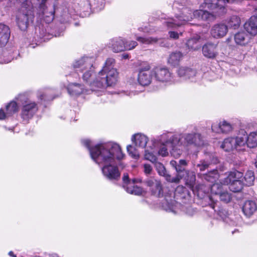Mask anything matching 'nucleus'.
I'll return each mask as SVG.
<instances>
[{
	"label": "nucleus",
	"instance_id": "nucleus-1",
	"mask_svg": "<svg viewBox=\"0 0 257 257\" xmlns=\"http://www.w3.org/2000/svg\"><path fill=\"white\" fill-rule=\"evenodd\" d=\"M81 143L89 150L92 159L102 166L101 171L104 177L110 180H117L120 178V173L115 165V160L121 159L123 154L118 144L109 142L91 148L89 140H82Z\"/></svg>",
	"mask_w": 257,
	"mask_h": 257
},
{
	"label": "nucleus",
	"instance_id": "nucleus-2",
	"mask_svg": "<svg viewBox=\"0 0 257 257\" xmlns=\"http://www.w3.org/2000/svg\"><path fill=\"white\" fill-rule=\"evenodd\" d=\"M236 0H204L202 8H207L213 11L212 13L202 10H196L193 12L190 9L184 8L182 15L176 16V19H168L164 24L168 28L175 29L183 25L186 22L191 21L193 18L207 22H212L217 16L225 13V5L226 3H232Z\"/></svg>",
	"mask_w": 257,
	"mask_h": 257
},
{
	"label": "nucleus",
	"instance_id": "nucleus-3",
	"mask_svg": "<svg viewBox=\"0 0 257 257\" xmlns=\"http://www.w3.org/2000/svg\"><path fill=\"white\" fill-rule=\"evenodd\" d=\"M114 59L106 60L102 70L99 71L95 79L90 83L91 91L101 92L107 86H112L117 81V72L114 68Z\"/></svg>",
	"mask_w": 257,
	"mask_h": 257
},
{
	"label": "nucleus",
	"instance_id": "nucleus-4",
	"mask_svg": "<svg viewBox=\"0 0 257 257\" xmlns=\"http://www.w3.org/2000/svg\"><path fill=\"white\" fill-rule=\"evenodd\" d=\"M175 142H178V147L184 148L189 146L199 147L203 145L204 141L201 134L195 128L191 133H185L175 138Z\"/></svg>",
	"mask_w": 257,
	"mask_h": 257
},
{
	"label": "nucleus",
	"instance_id": "nucleus-5",
	"mask_svg": "<svg viewBox=\"0 0 257 257\" xmlns=\"http://www.w3.org/2000/svg\"><path fill=\"white\" fill-rule=\"evenodd\" d=\"M34 8L31 5L23 4L16 16L18 26L22 31H26L34 19Z\"/></svg>",
	"mask_w": 257,
	"mask_h": 257
},
{
	"label": "nucleus",
	"instance_id": "nucleus-6",
	"mask_svg": "<svg viewBox=\"0 0 257 257\" xmlns=\"http://www.w3.org/2000/svg\"><path fill=\"white\" fill-rule=\"evenodd\" d=\"M93 62L92 58L84 57L75 60L73 64V68L83 74L82 79L84 81L87 82L93 73Z\"/></svg>",
	"mask_w": 257,
	"mask_h": 257
},
{
	"label": "nucleus",
	"instance_id": "nucleus-7",
	"mask_svg": "<svg viewBox=\"0 0 257 257\" xmlns=\"http://www.w3.org/2000/svg\"><path fill=\"white\" fill-rule=\"evenodd\" d=\"M17 99L18 101L22 102L23 104L21 113V117L24 121L27 122L38 111L37 104L29 100L23 94L19 95Z\"/></svg>",
	"mask_w": 257,
	"mask_h": 257
},
{
	"label": "nucleus",
	"instance_id": "nucleus-8",
	"mask_svg": "<svg viewBox=\"0 0 257 257\" xmlns=\"http://www.w3.org/2000/svg\"><path fill=\"white\" fill-rule=\"evenodd\" d=\"M153 78L157 82L167 83L172 82L173 76L169 68L166 66H158L151 70Z\"/></svg>",
	"mask_w": 257,
	"mask_h": 257
},
{
	"label": "nucleus",
	"instance_id": "nucleus-9",
	"mask_svg": "<svg viewBox=\"0 0 257 257\" xmlns=\"http://www.w3.org/2000/svg\"><path fill=\"white\" fill-rule=\"evenodd\" d=\"M243 174L237 171L231 172L224 181V184H229V189L234 193L240 192L243 188V183L239 179Z\"/></svg>",
	"mask_w": 257,
	"mask_h": 257
},
{
	"label": "nucleus",
	"instance_id": "nucleus-10",
	"mask_svg": "<svg viewBox=\"0 0 257 257\" xmlns=\"http://www.w3.org/2000/svg\"><path fill=\"white\" fill-rule=\"evenodd\" d=\"M245 136H238L235 138L229 137L225 139L222 142L221 148L225 151L229 152L234 149L240 151L241 148L245 145Z\"/></svg>",
	"mask_w": 257,
	"mask_h": 257
},
{
	"label": "nucleus",
	"instance_id": "nucleus-11",
	"mask_svg": "<svg viewBox=\"0 0 257 257\" xmlns=\"http://www.w3.org/2000/svg\"><path fill=\"white\" fill-rule=\"evenodd\" d=\"M170 165L175 169L177 174L175 177L168 175L166 177V180L171 183H178L184 177L185 173L187 171L185 169L187 165V162L185 160H180L178 162L175 160H172L170 162Z\"/></svg>",
	"mask_w": 257,
	"mask_h": 257
},
{
	"label": "nucleus",
	"instance_id": "nucleus-12",
	"mask_svg": "<svg viewBox=\"0 0 257 257\" xmlns=\"http://www.w3.org/2000/svg\"><path fill=\"white\" fill-rule=\"evenodd\" d=\"M175 138H179L177 135H172L170 133H166L160 136L157 140L161 145H168L172 148L171 154L175 158L179 157L182 153L180 149H178V142H175Z\"/></svg>",
	"mask_w": 257,
	"mask_h": 257
},
{
	"label": "nucleus",
	"instance_id": "nucleus-13",
	"mask_svg": "<svg viewBox=\"0 0 257 257\" xmlns=\"http://www.w3.org/2000/svg\"><path fill=\"white\" fill-rule=\"evenodd\" d=\"M177 73L179 77L185 80H189L191 82H197L202 77L201 74L197 73L195 70L187 67H179Z\"/></svg>",
	"mask_w": 257,
	"mask_h": 257
},
{
	"label": "nucleus",
	"instance_id": "nucleus-14",
	"mask_svg": "<svg viewBox=\"0 0 257 257\" xmlns=\"http://www.w3.org/2000/svg\"><path fill=\"white\" fill-rule=\"evenodd\" d=\"M145 184L149 187L151 193L157 197L163 195V189L161 182L155 178H150L146 180Z\"/></svg>",
	"mask_w": 257,
	"mask_h": 257
},
{
	"label": "nucleus",
	"instance_id": "nucleus-15",
	"mask_svg": "<svg viewBox=\"0 0 257 257\" xmlns=\"http://www.w3.org/2000/svg\"><path fill=\"white\" fill-rule=\"evenodd\" d=\"M218 158L214 154L207 153L205 154V158L200 161L196 167L199 168L200 171H204L208 169L209 166L212 164H217Z\"/></svg>",
	"mask_w": 257,
	"mask_h": 257
},
{
	"label": "nucleus",
	"instance_id": "nucleus-16",
	"mask_svg": "<svg viewBox=\"0 0 257 257\" xmlns=\"http://www.w3.org/2000/svg\"><path fill=\"white\" fill-rule=\"evenodd\" d=\"M202 53L203 55L208 58H215L218 55L217 44L208 42L202 47Z\"/></svg>",
	"mask_w": 257,
	"mask_h": 257
},
{
	"label": "nucleus",
	"instance_id": "nucleus-17",
	"mask_svg": "<svg viewBox=\"0 0 257 257\" xmlns=\"http://www.w3.org/2000/svg\"><path fill=\"white\" fill-rule=\"evenodd\" d=\"M204 187L203 185H199L198 186L197 189L198 194L200 193L201 192L204 193H207L210 191L212 194L218 197L223 191V186L218 183H214L204 189L203 188Z\"/></svg>",
	"mask_w": 257,
	"mask_h": 257
},
{
	"label": "nucleus",
	"instance_id": "nucleus-18",
	"mask_svg": "<svg viewBox=\"0 0 257 257\" xmlns=\"http://www.w3.org/2000/svg\"><path fill=\"white\" fill-rule=\"evenodd\" d=\"M228 32L227 26L224 24L214 25L210 31L211 35L214 38L218 39L223 37Z\"/></svg>",
	"mask_w": 257,
	"mask_h": 257
},
{
	"label": "nucleus",
	"instance_id": "nucleus-19",
	"mask_svg": "<svg viewBox=\"0 0 257 257\" xmlns=\"http://www.w3.org/2000/svg\"><path fill=\"white\" fill-rule=\"evenodd\" d=\"M232 128V125L225 120L219 123L214 122L211 126L212 131L216 133L227 134L231 132Z\"/></svg>",
	"mask_w": 257,
	"mask_h": 257
},
{
	"label": "nucleus",
	"instance_id": "nucleus-20",
	"mask_svg": "<svg viewBox=\"0 0 257 257\" xmlns=\"http://www.w3.org/2000/svg\"><path fill=\"white\" fill-rule=\"evenodd\" d=\"M244 28L250 35L255 36L257 34V17H251L244 24Z\"/></svg>",
	"mask_w": 257,
	"mask_h": 257
},
{
	"label": "nucleus",
	"instance_id": "nucleus-21",
	"mask_svg": "<svg viewBox=\"0 0 257 257\" xmlns=\"http://www.w3.org/2000/svg\"><path fill=\"white\" fill-rule=\"evenodd\" d=\"M108 47L115 53L124 51V40L120 38L112 39L109 43Z\"/></svg>",
	"mask_w": 257,
	"mask_h": 257
},
{
	"label": "nucleus",
	"instance_id": "nucleus-22",
	"mask_svg": "<svg viewBox=\"0 0 257 257\" xmlns=\"http://www.w3.org/2000/svg\"><path fill=\"white\" fill-rule=\"evenodd\" d=\"M10 36V30L8 26L0 24V47L5 46Z\"/></svg>",
	"mask_w": 257,
	"mask_h": 257
},
{
	"label": "nucleus",
	"instance_id": "nucleus-23",
	"mask_svg": "<svg viewBox=\"0 0 257 257\" xmlns=\"http://www.w3.org/2000/svg\"><path fill=\"white\" fill-rule=\"evenodd\" d=\"M141 182V179H133L132 185L128 186L124 189L126 191L131 194L135 195H140L144 192L143 188L135 185L136 183Z\"/></svg>",
	"mask_w": 257,
	"mask_h": 257
},
{
	"label": "nucleus",
	"instance_id": "nucleus-24",
	"mask_svg": "<svg viewBox=\"0 0 257 257\" xmlns=\"http://www.w3.org/2000/svg\"><path fill=\"white\" fill-rule=\"evenodd\" d=\"M183 58V54L180 51H175L171 53L168 59V63L173 66L179 65Z\"/></svg>",
	"mask_w": 257,
	"mask_h": 257
},
{
	"label": "nucleus",
	"instance_id": "nucleus-25",
	"mask_svg": "<svg viewBox=\"0 0 257 257\" xmlns=\"http://www.w3.org/2000/svg\"><path fill=\"white\" fill-rule=\"evenodd\" d=\"M201 38L198 35L191 38L186 43V45L188 48L192 50H198L201 47Z\"/></svg>",
	"mask_w": 257,
	"mask_h": 257
},
{
	"label": "nucleus",
	"instance_id": "nucleus-26",
	"mask_svg": "<svg viewBox=\"0 0 257 257\" xmlns=\"http://www.w3.org/2000/svg\"><path fill=\"white\" fill-rule=\"evenodd\" d=\"M255 203L252 201H247L244 203L242 211L247 217H250L256 210Z\"/></svg>",
	"mask_w": 257,
	"mask_h": 257
},
{
	"label": "nucleus",
	"instance_id": "nucleus-27",
	"mask_svg": "<svg viewBox=\"0 0 257 257\" xmlns=\"http://www.w3.org/2000/svg\"><path fill=\"white\" fill-rule=\"evenodd\" d=\"M198 176L202 180L211 183L215 182L219 177L218 171L216 169H213L206 174H199Z\"/></svg>",
	"mask_w": 257,
	"mask_h": 257
},
{
	"label": "nucleus",
	"instance_id": "nucleus-28",
	"mask_svg": "<svg viewBox=\"0 0 257 257\" xmlns=\"http://www.w3.org/2000/svg\"><path fill=\"white\" fill-rule=\"evenodd\" d=\"M68 93L72 96L78 95L84 92V89L81 85L77 83L70 84L67 88Z\"/></svg>",
	"mask_w": 257,
	"mask_h": 257
},
{
	"label": "nucleus",
	"instance_id": "nucleus-29",
	"mask_svg": "<svg viewBox=\"0 0 257 257\" xmlns=\"http://www.w3.org/2000/svg\"><path fill=\"white\" fill-rule=\"evenodd\" d=\"M132 141L134 142L136 146L142 148H145L148 141V138L142 134H136L133 136Z\"/></svg>",
	"mask_w": 257,
	"mask_h": 257
},
{
	"label": "nucleus",
	"instance_id": "nucleus-30",
	"mask_svg": "<svg viewBox=\"0 0 257 257\" xmlns=\"http://www.w3.org/2000/svg\"><path fill=\"white\" fill-rule=\"evenodd\" d=\"M152 78V74L150 73L139 72L138 81L141 85L147 86L149 85Z\"/></svg>",
	"mask_w": 257,
	"mask_h": 257
},
{
	"label": "nucleus",
	"instance_id": "nucleus-31",
	"mask_svg": "<svg viewBox=\"0 0 257 257\" xmlns=\"http://www.w3.org/2000/svg\"><path fill=\"white\" fill-rule=\"evenodd\" d=\"M241 136L245 137V145H246L248 147L253 148L257 146V134L255 132H252L250 133L248 137H247L245 134H243Z\"/></svg>",
	"mask_w": 257,
	"mask_h": 257
},
{
	"label": "nucleus",
	"instance_id": "nucleus-32",
	"mask_svg": "<svg viewBox=\"0 0 257 257\" xmlns=\"http://www.w3.org/2000/svg\"><path fill=\"white\" fill-rule=\"evenodd\" d=\"M183 179L185 181L186 185L192 187L196 181V176L193 172L187 170Z\"/></svg>",
	"mask_w": 257,
	"mask_h": 257
},
{
	"label": "nucleus",
	"instance_id": "nucleus-33",
	"mask_svg": "<svg viewBox=\"0 0 257 257\" xmlns=\"http://www.w3.org/2000/svg\"><path fill=\"white\" fill-rule=\"evenodd\" d=\"M247 37L244 32H239L235 35L234 40L236 44L244 45L248 42Z\"/></svg>",
	"mask_w": 257,
	"mask_h": 257
},
{
	"label": "nucleus",
	"instance_id": "nucleus-34",
	"mask_svg": "<svg viewBox=\"0 0 257 257\" xmlns=\"http://www.w3.org/2000/svg\"><path fill=\"white\" fill-rule=\"evenodd\" d=\"M136 39L140 43L145 44H153L156 43L159 40L157 38L151 37H137Z\"/></svg>",
	"mask_w": 257,
	"mask_h": 257
},
{
	"label": "nucleus",
	"instance_id": "nucleus-35",
	"mask_svg": "<svg viewBox=\"0 0 257 257\" xmlns=\"http://www.w3.org/2000/svg\"><path fill=\"white\" fill-rule=\"evenodd\" d=\"M18 110L17 103L15 101H11L6 106V112L9 117Z\"/></svg>",
	"mask_w": 257,
	"mask_h": 257
},
{
	"label": "nucleus",
	"instance_id": "nucleus-36",
	"mask_svg": "<svg viewBox=\"0 0 257 257\" xmlns=\"http://www.w3.org/2000/svg\"><path fill=\"white\" fill-rule=\"evenodd\" d=\"M240 23V19L236 16H231L227 22L228 26L234 29H237L239 27Z\"/></svg>",
	"mask_w": 257,
	"mask_h": 257
},
{
	"label": "nucleus",
	"instance_id": "nucleus-37",
	"mask_svg": "<svg viewBox=\"0 0 257 257\" xmlns=\"http://www.w3.org/2000/svg\"><path fill=\"white\" fill-rule=\"evenodd\" d=\"M254 173L252 171L249 170L246 172L244 177L245 183L247 186L251 185L254 181Z\"/></svg>",
	"mask_w": 257,
	"mask_h": 257
},
{
	"label": "nucleus",
	"instance_id": "nucleus-38",
	"mask_svg": "<svg viewBox=\"0 0 257 257\" xmlns=\"http://www.w3.org/2000/svg\"><path fill=\"white\" fill-rule=\"evenodd\" d=\"M12 55L6 51H4L2 54L0 55V63H8L13 59Z\"/></svg>",
	"mask_w": 257,
	"mask_h": 257
},
{
	"label": "nucleus",
	"instance_id": "nucleus-39",
	"mask_svg": "<svg viewBox=\"0 0 257 257\" xmlns=\"http://www.w3.org/2000/svg\"><path fill=\"white\" fill-rule=\"evenodd\" d=\"M127 151L129 155L135 159H138L139 158V153L136 149L132 145L127 146Z\"/></svg>",
	"mask_w": 257,
	"mask_h": 257
},
{
	"label": "nucleus",
	"instance_id": "nucleus-40",
	"mask_svg": "<svg viewBox=\"0 0 257 257\" xmlns=\"http://www.w3.org/2000/svg\"><path fill=\"white\" fill-rule=\"evenodd\" d=\"M154 153V151L150 152L148 150H146L145 154V159L151 161L152 163H155L157 161V157Z\"/></svg>",
	"mask_w": 257,
	"mask_h": 257
},
{
	"label": "nucleus",
	"instance_id": "nucleus-41",
	"mask_svg": "<svg viewBox=\"0 0 257 257\" xmlns=\"http://www.w3.org/2000/svg\"><path fill=\"white\" fill-rule=\"evenodd\" d=\"M156 169L160 175L165 176L166 178L168 175L167 174L165 167L161 163H158L156 164Z\"/></svg>",
	"mask_w": 257,
	"mask_h": 257
},
{
	"label": "nucleus",
	"instance_id": "nucleus-42",
	"mask_svg": "<svg viewBox=\"0 0 257 257\" xmlns=\"http://www.w3.org/2000/svg\"><path fill=\"white\" fill-rule=\"evenodd\" d=\"M221 201L228 203L231 200V195L226 191H222V192L218 196Z\"/></svg>",
	"mask_w": 257,
	"mask_h": 257
},
{
	"label": "nucleus",
	"instance_id": "nucleus-43",
	"mask_svg": "<svg viewBox=\"0 0 257 257\" xmlns=\"http://www.w3.org/2000/svg\"><path fill=\"white\" fill-rule=\"evenodd\" d=\"M138 43L136 41H125L124 40V47L125 50H131L134 49Z\"/></svg>",
	"mask_w": 257,
	"mask_h": 257
},
{
	"label": "nucleus",
	"instance_id": "nucleus-44",
	"mask_svg": "<svg viewBox=\"0 0 257 257\" xmlns=\"http://www.w3.org/2000/svg\"><path fill=\"white\" fill-rule=\"evenodd\" d=\"M151 69V66L148 62H142L140 65L139 72H144L146 73H150L149 70Z\"/></svg>",
	"mask_w": 257,
	"mask_h": 257
},
{
	"label": "nucleus",
	"instance_id": "nucleus-45",
	"mask_svg": "<svg viewBox=\"0 0 257 257\" xmlns=\"http://www.w3.org/2000/svg\"><path fill=\"white\" fill-rule=\"evenodd\" d=\"M123 181V187L125 189L127 186L132 185L133 179L131 180L129 179V176L127 173H124L122 177Z\"/></svg>",
	"mask_w": 257,
	"mask_h": 257
},
{
	"label": "nucleus",
	"instance_id": "nucleus-46",
	"mask_svg": "<svg viewBox=\"0 0 257 257\" xmlns=\"http://www.w3.org/2000/svg\"><path fill=\"white\" fill-rule=\"evenodd\" d=\"M43 18L46 21L47 23H49L52 22L54 17V13L51 12H50L48 14L49 15H46V13L44 12H43Z\"/></svg>",
	"mask_w": 257,
	"mask_h": 257
},
{
	"label": "nucleus",
	"instance_id": "nucleus-47",
	"mask_svg": "<svg viewBox=\"0 0 257 257\" xmlns=\"http://www.w3.org/2000/svg\"><path fill=\"white\" fill-rule=\"evenodd\" d=\"M161 148L158 151V153L159 155H161L163 157L166 156L168 155V149L167 148V146L168 145H161Z\"/></svg>",
	"mask_w": 257,
	"mask_h": 257
},
{
	"label": "nucleus",
	"instance_id": "nucleus-48",
	"mask_svg": "<svg viewBox=\"0 0 257 257\" xmlns=\"http://www.w3.org/2000/svg\"><path fill=\"white\" fill-rule=\"evenodd\" d=\"M97 2L99 3V1L97 0ZM90 7L93 9L94 11L98 12L103 9L104 5L102 2H100V4H98L97 5L95 3L93 5L91 4Z\"/></svg>",
	"mask_w": 257,
	"mask_h": 257
},
{
	"label": "nucleus",
	"instance_id": "nucleus-49",
	"mask_svg": "<svg viewBox=\"0 0 257 257\" xmlns=\"http://www.w3.org/2000/svg\"><path fill=\"white\" fill-rule=\"evenodd\" d=\"M144 172L146 174L149 175L151 174L153 168L152 167L148 164H145L144 165Z\"/></svg>",
	"mask_w": 257,
	"mask_h": 257
},
{
	"label": "nucleus",
	"instance_id": "nucleus-50",
	"mask_svg": "<svg viewBox=\"0 0 257 257\" xmlns=\"http://www.w3.org/2000/svg\"><path fill=\"white\" fill-rule=\"evenodd\" d=\"M181 35V33H178L177 32L174 31H169V35L170 38L174 39H177L179 37V35Z\"/></svg>",
	"mask_w": 257,
	"mask_h": 257
},
{
	"label": "nucleus",
	"instance_id": "nucleus-51",
	"mask_svg": "<svg viewBox=\"0 0 257 257\" xmlns=\"http://www.w3.org/2000/svg\"><path fill=\"white\" fill-rule=\"evenodd\" d=\"M9 116L7 115V112L5 113L4 110L0 109V120H3L8 117Z\"/></svg>",
	"mask_w": 257,
	"mask_h": 257
},
{
	"label": "nucleus",
	"instance_id": "nucleus-52",
	"mask_svg": "<svg viewBox=\"0 0 257 257\" xmlns=\"http://www.w3.org/2000/svg\"><path fill=\"white\" fill-rule=\"evenodd\" d=\"M39 98L41 100H52L54 98H49V97H48L47 96H46V95L45 94H41V95H40L39 96Z\"/></svg>",
	"mask_w": 257,
	"mask_h": 257
},
{
	"label": "nucleus",
	"instance_id": "nucleus-53",
	"mask_svg": "<svg viewBox=\"0 0 257 257\" xmlns=\"http://www.w3.org/2000/svg\"><path fill=\"white\" fill-rule=\"evenodd\" d=\"M209 199L210 200V201H211L213 202V203L210 204L211 207L213 209H214L215 208V203L214 202V200H213L212 197L209 196Z\"/></svg>",
	"mask_w": 257,
	"mask_h": 257
},
{
	"label": "nucleus",
	"instance_id": "nucleus-54",
	"mask_svg": "<svg viewBox=\"0 0 257 257\" xmlns=\"http://www.w3.org/2000/svg\"><path fill=\"white\" fill-rule=\"evenodd\" d=\"M9 254L13 257H17L13 253V251H11L9 252Z\"/></svg>",
	"mask_w": 257,
	"mask_h": 257
},
{
	"label": "nucleus",
	"instance_id": "nucleus-55",
	"mask_svg": "<svg viewBox=\"0 0 257 257\" xmlns=\"http://www.w3.org/2000/svg\"><path fill=\"white\" fill-rule=\"evenodd\" d=\"M122 56H123V58L124 59H127L128 58V55L127 54H123L122 55Z\"/></svg>",
	"mask_w": 257,
	"mask_h": 257
},
{
	"label": "nucleus",
	"instance_id": "nucleus-56",
	"mask_svg": "<svg viewBox=\"0 0 257 257\" xmlns=\"http://www.w3.org/2000/svg\"><path fill=\"white\" fill-rule=\"evenodd\" d=\"M50 257H58V256L56 254H52L50 255Z\"/></svg>",
	"mask_w": 257,
	"mask_h": 257
},
{
	"label": "nucleus",
	"instance_id": "nucleus-57",
	"mask_svg": "<svg viewBox=\"0 0 257 257\" xmlns=\"http://www.w3.org/2000/svg\"><path fill=\"white\" fill-rule=\"evenodd\" d=\"M234 223H234V222H231V223H229V224H230V225H234Z\"/></svg>",
	"mask_w": 257,
	"mask_h": 257
},
{
	"label": "nucleus",
	"instance_id": "nucleus-58",
	"mask_svg": "<svg viewBox=\"0 0 257 257\" xmlns=\"http://www.w3.org/2000/svg\"><path fill=\"white\" fill-rule=\"evenodd\" d=\"M44 7H45L44 5H43V4L41 5V8H43V9Z\"/></svg>",
	"mask_w": 257,
	"mask_h": 257
},
{
	"label": "nucleus",
	"instance_id": "nucleus-59",
	"mask_svg": "<svg viewBox=\"0 0 257 257\" xmlns=\"http://www.w3.org/2000/svg\"><path fill=\"white\" fill-rule=\"evenodd\" d=\"M228 220H229V218H225V221L227 222H228Z\"/></svg>",
	"mask_w": 257,
	"mask_h": 257
},
{
	"label": "nucleus",
	"instance_id": "nucleus-60",
	"mask_svg": "<svg viewBox=\"0 0 257 257\" xmlns=\"http://www.w3.org/2000/svg\"><path fill=\"white\" fill-rule=\"evenodd\" d=\"M254 165L256 167H257V162H255L254 163Z\"/></svg>",
	"mask_w": 257,
	"mask_h": 257
},
{
	"label": "nucleus",
	"instance_id": "nucleus-61",
	"mask_svg": "<svg viewBox=\"0 0 257 257\" xmlns=\"http://www.w3.org/2000/svg\"><path fill=\"white\" fill-rule=\"evenodd\" d=\"M235 231H236V230H235L234 231H232V234H233Z\"/></svg>",
	"mask_w": 257,
	"mask_h": 257
},
{
	"label": "nucleus",
	"instance_id": "nucleus-62",
	"mask_svg": "<svg viewBox=\"0 0 257 257\" xmlns=\"http://www.w3.org/2000/svg\"><path fill=\"white\" fill-rule=\"evenodd\" d=\"M59 36H60V34H59V35H55V37Z\"/></svg>",
	"mask_w": 257,
	"mask_h": 257
}]
</instances>
